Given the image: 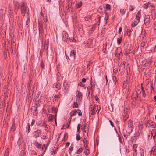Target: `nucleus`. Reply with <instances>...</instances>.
Wrapping results in <instances>:
<instances>
[{
  "mask_svg": "<svg viewBox=\"0 0 156 156\" xmlns=\"http://www.w3.org/2000/svg\"><path fill=\"white\" fill-rule=\"evenodd\" d=\"M128 128L126 130V133H125V131L123 132V135L126 138H127V137L130 135L133 129V125L132 121L130 120L128 121Z\"/></svg>",
  "mask_w": 156,
  "mask_h": 156,
  "instance_id": "1",
  "label": "nucleus"
},
{
  "mask_svg": "<svg viewBox=\"0 0 156 156\" xmlns=\"http://www.w3.org/2000/svg\"><path fill=\"white\" fill-rule=\"evenodd\" d=\"M62 39L63 41L66 42H67V41H69L70 42L74 41L76 42V40L74 37H70L68 36V34H67L66 32L65 31H63L62 33Z\"/></svg>",
  "mask_w": 156,
  "mask_h": 156,
  "instance_id": "2",
  "label": "nucleus"
},
{
  "mask_svg": "<svg viewBox=\"0 0 156 156\" xmlns=\"http://www.w3.org/2000/svg\"><path fill=\"white\" fill-rule=\"evenodd\" d=\"M115 56L119 59L122 58L123 56V53L122 52L121 48L120 47H118L115 51L114 53Z\"/></svg>",
  "mask_w": 156,
  "mask_h": 156,
  "instance_id": "3",
  "label": "nucleus"
},
{
  "mask_svg": "<svg viewBox=\"0 0 156 156\" xmlns=\"http://www.w3.org/2000/svg\"><path fill=\"white\" fill-rule=\"evenodd\" d=\"M91 108V110L90 112L91 115H94L96 113L97 110H98V114L100 109H98V106L96 105H94L93 108Z\"/></svg>",
  "mask_w": 156,
  "mask_h": 156,
  "instance_id": "4",
  "label": "nucleus"
},
{
  "mask_svg": "<svg viewBox=\"0 0 156 156\" xmlns=\"http://www.w3.org/2000/svg\"><path fill=\"white\" fill-rule=\"evenodd\" d=\"M49 41L48 39L45 40L44 43V50L46 51V55H48V45Z\"/></svg>",
  "mask_w": 156,
  "mask_h": 156,
  "instance_id": "5",
  "label": "nucleus"
},
{
  "mask_svg": "<svg viewBox=\"0 0 156 156\" xmlns=\"http://www.w3.org/2000/svg\"><path fill=\"white\" fill-rule=\"evenodd\" d=\"M41 134V130L38 129L37 130L34 131L33 133V136L34 138H38L39 135Z\"/></svg>",
  "mask_w": 156,
  "mask_h": 156,
  "instance_id": "6",
  "label": "nucleus"
},
{
  "mask_svg": "<svg viewBox=\"0 0 156 156\" xmlns=\"http://www.w3.org/2000/svg\"><path fill=\"white\" fill-rule=\"evenodd\" d=\"M75 51L74 50H72L70 52L69 55V60H73L75 59Z\"/></svg>",
  "mask_w": 156,
  "mask_h": 156,
  "instance_id": "7",
  "label": "nucleus"
},
{
  "mask_svg": "<svg viewBox=\"0 0 156 156\" xmlns=\"http://www.w3.org/2000/svg\"><path fill=\"white\" fill-rule=\"evenodd\" d=\"M21 10L22 13H26L27 9V7L25 5L24 3H22L21 5Z\"/></svg>",
  "mask_w": 156,
  "mask_h": 156,
  "instance_id": "8",
  "label": "nucleus"
},
{
  "mask_svg": "<svg viewBox=\"0 0 156 156\" xmlns=\"http://www.w3.org/2000/svg\"><path fill=\"white\" fill-rule=\"evenodd\" d=\"M92 39H89L87 41H85L84 42V44L86 46L88 47L92 44Z\"/></svg>",
  "mask_w": 156,
  "mask_h": 156,
  "instance_id": "9",
  "label": "nucleus"
},
{
  "mask_svg": "<svg viewBox=\"0 0 156 156\" xmlns=\"http://www.w3.org/2000/svg\"><path fill=\"white\" fill-rule=\"evenodd\" d=\"M38 29L39 34H40L43 32V29L42 26L40 21H39L38 22Z\"/></svg>",
  "mask_w": 156,
  "mask_h": 156,
  "instance_id": "10",
  "label": "nucleus"
},
{
  "mask_svg": "<svg viewBox=\"0 0 156 156\" xmlns=\"http://www.w3.org/2000/svg\"><path fill=\"white\" fill-rule=\"evenodd\" d=\"M16 44L13 41H11V48L12 51L15 50L16 49Z\"/></svg>",
  "mask_w": 156,
  "mask_h": 156,
  "instance_id": "11",
  "label": "nucleus"
},
{
  "mask_svg": "<svg viewBox=\"0 0 156 156\" xmlns=\"http://www.w3.org/2000/svg\"><path fill=\"white\" fill-rule=\"evenodd\" d=\"M42 126L45 127V130L46 132H48L49 131V130L50 128L49 126L44 124V122L43 123V124L42 125Z\"/></svg>",
  "mask_w": 156,
  "mask_h": 156,
  "instance_id": "12",
  "label": "nucleus"
},
{
  "mask_svg": "<svg viewBox=\"0 0 156 156\" xmlns=\"http://www.w3.org/2000/svg\"><path fill=\"white\" fill-rule=\"evenodd\" d=\"M31 109H32L33 111H34V112H33V115L34 116L37 115V108L35 106L33 107Z\"/></svg>",
  "mask_w": 156,
  "mask_h": 156,
  "instance_id": "13",
  "label": "nucleus"
},
{
  "mask_svg": "<svg viewBox=\"0 0 156 156\" xmlns=\"http://www.w3.org/2000/svg\"><path fill=\"white\" fill-rule=\"evenodd\" d=\"M150 17L146 18L144 20V24L146 26H148L150 23V20L149 19Z\"/></svg>",
  "mask_w": 156,
  "mask_h": 156,
  "instance_id": "14",
  "label": "nucleus"
},
{
  "mask_svg": "<svg viewBox=\"0 0 156 156\" xmlns=\"http://www.w3.org/2000/svg\"><path fill=\"white\" fill-rule=\"evenodd\" d=\"M26 16L27 18V20L26 21V25H27L29 24L30 21V16L29 14V12H27Z\"/></svg>",
  "mask_w": 156,
  "mask_h": 156,
  "instance_id": "15",
  "label": "nucleus"
},
{
  "mask_svg": "<svg viewBox=\"0 0 156 156\" xmlns=\"http://www.w3.org/2000/svg\"><path fill=\"white\" fill-rule=\"evenodd\" d=\"M78 112L77 110L75 109L72 111L70 114V116L71 117L73 116L76 115L77 113Z\"/></svg>",
  "mask_w": 156,
  "mask_h": 156,
  "instance_id": "16",
  "label": "nucleus"
},
{
  "mask_svg": "<svg viewBox=\"0 0 156 156\" xmlns=\"http://www.w3.org/2000/svg\"><path fill=\"white\" fill-rule=\"evenodd\" d=\"M76 96L77 97L79 98H81L82 97V93L79 90H77L76 93Z\"/></svg>",
  "mask_w": 156,
  "mask_h": 156,
  "instance_id": "17",
  "label": "nucleus"
},
{
  "mask_svg": "<svg viewBox=\"0 0 156 156\" xmlns=\"http://www.w3.org/2000/svg\"><path fill=\"white\" fill-rule=\"evenodd\" d=\"M60 84L59 83H57L53 85L54 87L56 88L58 90H59L60 88Z\"/></svg>",
  "mask_w": 156,
  "mask_h": 156,
  "instance_id": "18",
  "label": "nucleus"
},
{
  "mask_svg": "<svg viewBox=\"0 0 156 156\" xmlns=\"http://www.w3.org/2000/svg\"><path fill=\"white\" fill-rule=\"evenodd\" d=\"M131 49H129L126 51L124 52V55L126 56H129V55L131 53Z\"/></svg>",
  "mask_w": 156,
  "mask_h": 156,
  "instance_id": "19",
  "label": "nucleus"
},
{
  "mask_svg": "<svg viewBox=\"0 0 156 156\" xmlns=\"http://www.w3.org/2000/svg\"><path fill=\"white\" fill-rule=\"evenodd\" d=\"M150 126L153 128H155L156 125L154 122L152 121L149 123Z\"/></svg>",
  "mask_w": 156,
  "mask_h": 156,
  "instance_id": "20",
  "label": "nucleus"
},
{
  "mask_svg": "<svg viewBox=\"0 0 156 156\" xmlns=\"http://www.w3.org/2000/svg\"><path fill=\"white\" fill-rule=\"evenodd\" d=\"M34 145L36 146L38 148H40L41 147V144H39L37 141H35L34 143Z\"/></svg>",
  "mask_w": 156,
  "mask_h": 156,
  "instance_id": "21",
  "label": "nucleus"
},
{
  "mask_svg": "<svg viewBox=\"0 0 156 156\" xmlns=\"http://www.w3.org/2000/svg\"><path fill=\"white\" fill-rule=\"evenodd\" d=\"M109 18V14L107 13H105V16L104 17V20L106 21L105 24H106L107 23V21Z\"/></svg>",
  "mask_w": 156,
  "mask_h": 156,
  "instance_id": "22",
  "label": "nucleus"
},
{
  "mask_svg": "<svg viewBox=\"0 0 156 156\" xmlns=\"http://www.w3.org/2000/svg\"><path fill=\"white\" fill-rule=\"evenodd\" d=\"M30 124L29 123H28L27 126L26 127V130H27V134H28L30 132Z\"/></svg>",
  "mask_w": 156,
  "mask_h": 156,
  "instance_id": "23",
  "label": "nucleus"
},
{
  "mask_svg": "<svg viewBox=\"0 0 156 156\" xmlns=\"http://www.w3.org/2000/svg\"><path fill=\"white\" fill-rule=\"evenodd\" d=\"M20 156H27L25 152L23 150H22L20 153Z\"/></svg>",
  "mask_w": 156,
  "mask_h": 156,
  "instance_id": "24",
  "label": "nucleus"
},
{
  "mask_svg": "<svg viewBox=\"0 0 156 156\" xmlns=\"http://www.w3.org/2000/svg\"><path fill=\"white\" fill-rule=\"evenodd\" d=\"M142 125V124H140L138 125L139 130V132L141 133H142V130L143 128V126Z\"/></svg>",
  "mask_w": 156,
  "mask_h": 156,
  "instance_id": "25",
  "label": "nucleus"
},
{
  "mask_svg": "<svg viewBox=\"0 0 156 156\" xmlns=\"http://www.w3.org/2000/svg\"><path fill=\"white\" fill-rule=\"evenodd\" d=\"M145 41H143L140 44V48L141 50H142L143 49L144 47L145 46Z\"/></svg>",
  "mask_w": 156,
  "mask_h": 156,
  "instance_id": "26",
  "label": "nucleus"
},
{
  "mask_svg": "<svg viewBox=\"0 0 156 156\" xmlns=\"http://www.w3.org/2000/svg\"><path fill=\"white\" fill-rule=\"evenodd\" d=\"M150 3H146L144 4L143 5V7L144 8L146 9H147V8L149 6Z\"/></svg>",
  "mask_w": 156,
  "mask_h": 156,
  "instance_id": "27",
  "label": "nucleus"
},
{
  "mask_svg": "<svg viewBox=\"0 0 156 156\" xmlns=\"http://www.w3.org/2000/svg\"><path fill=\"white\" fill-rule=\"evenodd\" d=\"M82 2H80L76 4V6L77 8H80L82 6Z\"/></svg>",
  "mask_w": 156,
  "mask_h": 156,
  "instance_id": "28",
  "label": "nucleus"
},
{
  "mask_svg": "<svg viewBox=\"0 0 156 156\" xmlns=\"http://www.w3.org/2000/svg\"><path fill=\"white\" fill-rule=\"evenodd\" d=\"M97 20L98 21L97 23H98V25H99L100 23V16L99 15H98L97 16Z\"/></svg>",
  "mask_w": 156,
  "mask_h": 156,
  "instance_id": "29",
  "label": "nucleus"
},
{
  "mask_svg": "<svg viewBox=\"0 0 156 156\" xmlns=\"http://www.w3.org/2000/svg\"><path fill=\"white\" fill-rule=\"evenodd\" d=\"M14 16L13 15H11L10 16V17H9V21H14Z\"/></svg>",
  "mask_w": 156,
  "mask_h": 156,
  "instance_id": "30",
  "label": "nucleus"
},
{
  "mask_svg": "<svg viewBox=\"0 0 156 156\" xmlns=\"http://www.w3.org/2000/svg\"><path fill=\"white\" fill-rule=\"evenodd\" d=\"M14 10L15 12H16L18 9V6H17L16 4L14 5Z\"/></svg>",
  "mask_w": 156,
  "mask_h": 156,
  "instance_id": "31",
  "label": "nucleus"
},
{
  "mask_svg": "<svg viewBox=\"0 0 156 156\" xmlns=\"http://www.w3.org/2000/svg\"><path fill=\"white\" fill-rule=\"evenodd\" d=\"M86 150V151H84V152L85 154V155H87L89 154L90 152L88 149H87Z\"/></svg>",
  "mask_w": 156,
  "mask_h": 156,
  "instance_id": "32",
  "label": "nucleus"
},
{
  "mask_svg": "<svg viewBox=\"0 0 156 156\" xmlns=\"http://www.w3.org/2000/svg\"><path fill=\"white\" fill-rule=\"evenodd\" d=\"M91 19V16L90 15L87 16L85 17V20L86 21H88L89 19Z\"/></svg>",
  "mask_w": 156,
  "mask_h": 156,
  "instance_id": "33",
  "label": "nucleus"
},
{
  "mask_svg": "<svg viewBox=\"0 0 156 156\" xmlns=\"http://www.w3.org/2000/svg\"><path fill=\"white\" fill-rule=\"evenodd\" d=\"M41 137L43 139H46V136L45 135L44 133H42V135H41Z\"/></svg>",
  "mask_w": 156,
  "mask_h": 156,
  "instance_id": "34",
  "label": "nucleus"
},
{
  "mask_svg": "<svg viewBox=\"0 0 156 156\" xmlns=\"http://www.w3.org/2000/svg\"><path fill=\"white\" fill-rule=\"evenodd\" d=\"M122 40V39L118 38L117 39V44H120V43H121Z\"/></svg>",
  "mask_w": 156,
  "mask_h": 156,
  "instance_id": "35",
  "label": "nucleus"
},
{
  "mask_svg": "<svg viewBox=\"0 0 156 156\" xmlns=\"http://www.w3.org/2000/svg\"><path fill=\"white\" fill-rule=\"evenodd\" d=\"M61 96V94H60V93L59 92L58 94H57V95H55L54 96V99H55V98H60Z\"/></svg>",
  "mask_w": 156,
  "mask_h": 156,
  "instance_id": "36",
  "label": "nucleus"
},
{
  "mask_svg": "<svg viewBox=\"0 0 156 156\" xmlns=\"http://www.w3.org/2000/svg\"><path fill=\"white\" fill-rule=\"evenodd\" d=\"M73 144H71V146H70L69 148V151H70V152H69V153L70 154V152L73 151Z\"/></svg>",
  "mask_w": 156,
  "mask_h": 156,
  "instance_id": "37",
  "label": "nucleus"
},
{
  "mask_svg": "<svg viewBox=\"0 0 156 156\" xmlns=\"http://www.w3.org/2000/svg\"><path fill=\"white\" fill-rule=\"evenodd\" d=\"M131 32V30L128 29H127V34L128 36L130 37L131 35L130 32Z\"/></svg>",
  "mask_w": 156,
  "mask_h": 156,
  "instance_id": "38",
  "label": "nucleus"
},
{
  "mask_svg": "<svg viewBox=\"0 0 156 156\" xmlns=\"http://www.w3.org/2000/svg\"><path fill=\"white\" fill-rule=\"evenodd\" d=\"M80 139V136L79 134H78L76 135V140L77 141H78Z\"/></svg>",
  "mask_w": 156,
  "mask_h": 156,
  "instance_id": "39",
  "label": "nucleus"
},
{
  "mask_svg": "<svg viewBox=\"0 0 156 156\" xmlns=\"http://www.w3.org/2000/svg\"><path fill=\"white\" fill-rule=\"evenodd\" d=\"M83 151V149L82 148H80L77 151L76 153L77 154H79L81 153Z\"/></svg>",
  "mask_w": 156,
  "mask_h": 156,
  "instance_id": "40",
  "label": "nucleus"
},
{
  "mask_svg": "<svg viewBox=\"0 0 156 156\" xmlns=\"http://www.w3.org/2000/svg\"><path fill=\"white\" fill-rule=\"evenodd\" d=\"M48 119L49 121H51L54 119V116L53 115H52L51 116H49Z\"/></svg>",
  "mask_w": 156,
  "mask_h": 156,
  "instance_id": "41",
  "label": "nucleus"
},
{
  "mask_svg": "<svg viewBox=\"0 0 156 156\" xmlns=\"http://www.w3.org/2000/svg\"><path fill=\"white\" fill-rule=\"evenodd\" d=\"M80 127H81L80 124H78L77 125V131L78 132H79V133H80Z\"/></svg>",
  "mask_w": 156,
  "mask_h": 156,
  "instance_id": "42",
  "label": "nucleus"
},
{
  "mask_svg": "<svg viewBox=\"0 0 156 156\" xmlns=\"http://www.w3.org/2000/svg\"><path fill=\"white\" fill-rule=\"evenodd\" d=\"M31 153L32 155H36L37 154L36 152L34 150H31Z\"/></svg>",
  "mask_w": 156,
  "mask_h": 156,
  "instance_id": "43",
  "label": "nucleus"
},
{
  "mask_svg": "<svg viewBox=\"0 0 156 156\" xmlns=\"http://www.w3.org/2000/svg\"><path fill=\"white\" fill-rule=\"evenodd\" d=\"M106 8L108 10H110L111 9V6L109 4H107L106 6Z\"/></svg>",
  "mask_w": 156,
  "mask_h": 156,
  "instance_id": "44",
  "label": "nucleus"
},
{
  "mask_svg": "<svg viewBox=\"0 0 156 156\" xmlns=\"http://www.w3.org/2000/svg\"><path fill=\"white\" fill-rule=\"evenodd\" d=\"M91 63L89 62L87 65V68L88 69H90V66L91 65Z\"/></svg>",
  "mask_w": 156,
  "mask_h": 156,
  "instance_id": "45",
  "label": "nucleus"
},
{
  "mask_svg": "<svg viewBox=\"0 0 156 156\" xmlns=\"http://www.w3.org/2000/svg\"><path fill=\"white\" fill-rule=\"evenodd\" d=\"M87 144H88L87 143H86L83 145V146L84 147V149H88V148L87 147Z\"/></svg>",
  "mask_w": 156,
  "mask_h": 156,
  "instance_id": "46",
  "label": "nucleus"
},
{
  "mask_svg": "<svg viewBox=\"0 0 156 156\" xmlns=\"http://www.w3.org/2000/svg\"><path fill=\"white\" fill-rule=\"evenodd\" d=\"M113 80L115 82V84L116 83V82L117 81V80L116 77L114 76L113 77Z\"/></svg>",
  "mask_w": 156,
  "mask_h": 156,
  "instance_id": "47",
  "label": "nucleus"
},
{
  "mask_svg": "<svg viewBox=\"0 0 156 156\" xmlns=\"http://www.w3.org/2000/svg\"><path fill=\"white\" fill-rule=\"evenodd\" d=\"M44 148L45 149V150L44 151V152H45L47 149V146H46L45 145V144H44L42 147V150H43Z\"/></svg>",
  "mask_w": 156,
  "mask_h": 156,
  "instance_id": "48",
  "label": "nucleus"
},
{
  "mask_svg": "<svg viewBox=\"0 0 156 156\" xmlns=\"http://www.w3.org/2000/svg\"><path fill=\"white\" fill-rule=\"evenodd\" d=\"M138 22H135L133 23L131 25L133 27H134L135 26H136Z\"/></svg>",
  "mask_w": 156,
  "mask_h": 156,
  "instance_id": "49",
  "label": "nucleus"
},
{
  "mask_svg": "<svg viewBox=\"0 0 156 156\" xmlns=\"http://www.w3.org/2000/svg\"><path fill=\"white\" fill-rule=\"evenodd\" d=\"M120 11L121 12V14L122 15H123L124 14L125 12L124 11V9H121L120 10Z\"/></svg>",
  "mask_w": 156,
  "mask_h": 156,
  "instance_id": "50",
  "label": "nucleus"
},
{
  "mask_svg": "<svg viewBox=\"0 0 156 156\" xmlns=\"http://www.w3.org/2000/svg\"><path fill=\"white\" fill-rule=\"evenodd\" d=\"M78 85H80L81 86L83 87H84V88H86V87H85V84H83L81 83V82H80L78 84Z\"/></svg>",
  "mask_w": 156,
  "mask_h": 156,
  "instance_id": "51",
  "label": "nucleus"
},
{
  "mask_svg": "<svg viewBox=\"0 0 156 156\" xmlns=\"http://www.w3.org/2000/svg\"><path fill=\"white\" fill-rule=\"evenodd\" d=\"M1 13H2V14L3 15V14H5V11L3 9H1L0 10V12Z\"/></svg>",
  "mask_w": 156,
  "mask_h": 156,
  "instance_id": "52",
  "label": "nucleus"
},
{
  "mask_svg": "<svg viewBox=\"0 0 156 156\" xmlns=\"http://www.w3.org/2000/svg\"><path fill=\"white\" fill-rule=\"evenodd\" d=\"M35 122V121L34 119H32V122H31V124L30 125V126H32L34 123Z\"/></svg>",
  "mask_w": 156,
  "mask_h": 156,
  "instance_id": "53",
  "label": "nucleus"
},
{
  "mask_svg": "<svg viewBox=\"0 0 156 156\" xmlns=\"http://www.w3.org/2000/svg\"><path fill=\"white\" fill-rule=\"evenodd\" d=\"M138 94L136 92V93L135 94V96L134 97V98L135 99V100H136L137 99V98H138Z\"/></svg>",
  "mask_w": 156,
  "mask_h": 156,
  "instance_id": "54",
  "label": "nucleus"
},
{
  "mask_svg": "<svg viewBox=\"0 0 156 156\" xmlns=\"http://www.w3.org/2000/svg\"><path fill=\"white\" fill-rule=\"evenodd\" d=\"M78 106V104L77 103H74V105H73V107L74 108H76Z\"/></svg>",
  "mask_w": 156,
  "mask_h": 156,
  "instance_id": "55",
  "label": "nucleus"
},
{
  "mask_svg": "<svg viewBox=\"0 0 156 156\" xmlns=\"http://www.w3.org/2000/svg\"><path fill=\"white\" fill-rule=\"evenodd\" d=\"M41 67L42 68H44V62H41Z\"/></svg>",
  "mask_w": 156,
  "mask_h": 156,
  "instance_id": "56",
  "label": "nucleus"
},
{
  "mask_svg": "<svg viewBox=\"0 0 156 156\" xmlns=\"http://www.w3.org/2000/svg\"><path fill=\"white\" fill-rule=\"evenodd\" d=\"M78 110L79 111V112H77L78 115L79 116H81L82 113L81 112V111L79 110Z\"/></svg>",
  "mask_w": 156,
  "mask_h": 156,
  "instance_id": "57",
  "label": "nucleus"
},
{
  "mask_svg": "<svg viewBox=\"0 0 156 156\" xmlns=\"http://www.w3.org/2000/svg\"><path fill=\"white\" fill-rule=\"evenodd\" d=\"M70 144V143L69 142H67L66 144L65 147H67L69 146Z\"/></svg>",
  "mask_w": 156,
  "mask_h": 156,
  "instance_id": "58",
  "label": "nucleus"
},
{
  "mask_svg": "<svg viewBox=\"0 0 156 156\" xmlns=\"http://www.w3.org/2000/svg\"><path fill=\"white\" fill-rule=\"evenodd\" d=\"M109 122L110 123V124H111V126L113 127L114 126V123H113V122H112V121H111V120H109Z\"/></svg>",
  "mask_w": 156,
  "mask_h": 156,
  "instance_id": "59",
  "label": "nucleus"
},
{
  "mask_svg": "<svg viewBox=\"0 0 156 156\" xmlns=\"http://www.w3.org/2000/svg\"><path fill=\"white\" fill-rule=\"evenodd\" d=\"M141 88L142 89V91H145L144 88L143 87V83H142L141 84Z\"/></svg>",
  "mask_w": 156,
  "mask_h": 156,
  "instance_id": "60",
  "label": "nucleus"
},
{
  "mask_svg": "<svg viewBox=\"0 0 156 156\" xmlns=\"http://www.w3.org/2000/svg\"><path fill=\"white\" fill-rule=\"evenodd\" d=\"M118 72V70L117 69H113V72L114 73H116Z\"/></svg>",
  "mask_w": 156,
  "mask_h": 156,
  "instance_id": "61",
  "label": "nucleus"
},
{
  "mask_svg": "<svg viewBox=\"0 0 156 156\" xmlns=\"http://www.w3.org/2000/svg\"><path fill=\"white\" fill-rule=\"evenodd\" d=\"M136 19L137 20H138L139 21L140 20V18L139 16H138L137 15L136 16Z\"/></svg>",
  "mask_w": 156,
  "mask_h": 156,
  "instance_id": "62",
  "label": "nucleus"
},
{
  "mask_svg": "<svg viewBox=\"0 0 156 156\" xmlns=\"http://www.w3.org/2000/svg\"><path fill=\"white\" fill-rule=\"evenodd\" d=\"M86 81V79L85 78H83L82 80V81L83 83H85Z\"/></svg>",
  "mask_w": 156,
  "mask_h": 156,
  "instance_id": "63",
  "label": "nucleus"
},
{
  "mask_svg": "<svg viewBox=\"0 0 156 156\" xmlns=\"http://www.w3.org/2000/svg\"><path fill=\"white\" fill-rule=\"evenodd\" d=\"M149 6H150L151 7L153 8H154V5L153 4H151L150 3Z\"/></svg>",
  "mask_w": 156,
  "mask_h": 156,
  "instance_id": "64",
  "label": "nucleus"
}]
</instances>
